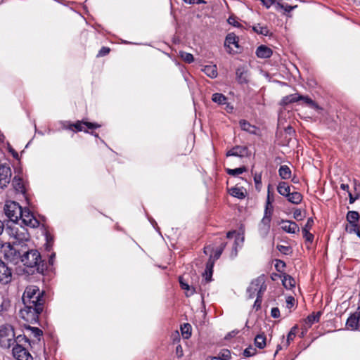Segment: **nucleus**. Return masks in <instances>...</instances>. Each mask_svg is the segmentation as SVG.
Here are the masks:
<instances>
[{"label": "nucleus", "instance_id": "54", "mask_svg": "<svg viewBox=\"0 0 360 360\" xmlns=\"http://www.w3.org/2000/svg\"><path fill=\"white\" fill-rule=\"evenodd\" d=\"M313 225H314V219L311 217H310L307 219L306 224L304 225V226L302 228V230H307V231H309L310 229L312 228Z\"/></svg>", "mask_w": 360, "mask_h": 360}, {"label": "nucleus", "instance_id": "39", "mask_svg": "<svg viewBox=\"0 0 360 360\" xmlns=\"http://www.w3.org/2000/svg\"><path fill=\"white\" fill-rule=\"evenodd\" d=\"M297 326H294L291 328L290 332L288 333L287 335V340H286V346L288 347L290 342L294 340L295 338L297 330Z\"/></svg>", "mask_w": 360, "mask_h": 360}, {"label": "nucleus", "instance_id": "51", "mask_svg": "<svg viewBox=\"0 0 360 360\" xmlns=\"http://www.w3.org/2000/svg\"><path fill=\"white\" fill-rule=\"evenodd\" d=\"M285 266V263L282 260H276V262L275 264V268L279 272H282Z\"/></svg>", "mask_w": 360, "mask_h": 360}, {"label": "nucleus", "instance_id": "20", "mask_svg": "<svg viewBox=\"0 0 360 360\" xmlns=\"http://www.w3.org/2000/svg\"><path fill=\"white\" fill-rule=\"evenodd\" d=\"M231 195L237 198L238 199H244L246 196V191L244 188L234 186L229 190Z\"/></svg>", "mask_w": 360, "mask_h": 360}, {"label": "nucleus", "instance_id": "10", "mask_svg": "<svg viewBox=\"0 0 360 360\" xmlns=\"http://www.w3.org/2000/svg\"><path fill=\"white\" fill-rule=\"evenodd\" d=\"M12 269L0 257V283L6 285L12 281Z\"/></svg>", "mask_w": 360, "mask_h": 360}, {"label": "nucleus", "instance_id": "17", "mask_svg": "<svg viewBox=\"0 0 360 360\" xmlns=\"http://www.w3.org/2000/svg\"><path fill=\"white\" fill-rule=\"evenodd\" d=\"M12 186L18 193L25 194L26 192L25 186L22 179L19 176H15L12 181Z\"/></svg>", "mask_w": 360, "mask_h": 360}, {"label": "nucleus", "instance_id": "58", "mask_svg": "<svg viewBox=\"0 0 360 360\" xmlns=\"http://www.w3.org/2000/svg\"><path fill=\"white\" fill-rule=\"evenodd\" d=\"M213 274V270L208 271L207 269H205L204 276L205 279L207 282H210L212 281V276Z\"/></svg>", "mask_w": 360, "mask_h": 360}, {"label": "nucleus", "instance_id": "33", "mask_svg": "<svg viewBox=\"0 0 360 360\" xmlns=\"http://www.w3.org/2000/svg\"><path fill=\"white\" fill-rule=\"evenodd\" d=\"M359 217V214L356 211H349L346 216L347 221L352 223H358Z\"/></svg>", "mask_w": 360, "mask_h": 360}, {"label": "nucleus", "instance_id": "6", "mask_svg": "<svg viewBox=\"0 0 360 360\" xmlns=\"http://www.w3.org/2000/svg\"><path fill=\"white\" fill-rule=\"evenodd\" d=\"M84 127H87L89 129H94L99 128L101 125L97 123H92L79 120L77 121L75 123H71L69 121H65L63 123V129H68L75 132H79L82 131L84 132H88L87 130L84 129Z\"/></svg>", "mask_w": 360, "mask_h": 360}, {"label": "nucleus", "instance_id": "21", "mask_svg": "<svg viewBox=\"0 0 360 360\" xmlns=\"http://www.w3.org/2000/svg\"><path fill=\"white\" fill-rule=\"evenodd\" d=\"M277 191L280 195L287 198L290 193V187L287 182L281 181L277 186Z\"/></svg>", "mask_w": 360, "mask_h": 360}, {"label": "nucleus", "instance_id": "60", "mask_svg": "<svg viewBox=\"0 0 360 360\" xmlns=\"http://www.w3.org/2000/svg\"><path fill=\"white\" fill-rule=\"evenodd\" d=\"M263 5L264 6H266V8H269L271 6H272L273 4H276L277 1L276 0H260Z\"/></svg>", "mask_w": 360, "mask_h": 360}, {"label": "nucleus", "instance_id": "34", "mask_svg": "<svg viewBox=\"0 0 360 360\" xmlns=\"http://www.w3.org/2000/svg\"><path fill=\"white\" fill-rule=\"evenodd\" d=\"M246 171H247V168L245 166H243V167H240L238 168H236V169H229V168L226 169V173L229 175L233 176H236L240 174H243V172H245Z\"/></svg>", "mask_w": 360, "mask_h": 360}, {"label": "nucleus", "instance_id": "24", "mask_svg": "<svg viewBox=\"0 0 360 360\" xmlns=\"http://www.w3.org/2000/svg\"><path fill=\"white\" fill-rule=\"evenodd\" d=\"M302 195L297 191L290 193L287 197V200L294 205L300 204L302 202Z\"/></svg>", "mask_w": 360, "mask_h": 360}, {"label": "nucleus", "instance_id": "42", "mask_svg": "<svg viewBox=\"0 0 360 360\" xmlns=\"http://www.w3.org/2000/svg\"><path fill=\"white\" fill-rule=\"evenodd\" d=\"M27 329L30 330L32 335L34 338H38L39 340H40V337L42 336V335H43V331L41 329H39V328L28 326L27 328Z\"/></svg>", "mask_w": 360, "mask_h": 360}, {"label": "nucleus", "instance_id": "45", "mask_svg": "<svg viewBox=\"0 0 360 360\" xmlns=\"http://www.w3.org/2000/svg\"><path fill=\"white\" fill-rule=\"evenodd\" d=\"M274 201V198L270 194L269 188L268 189V195H267V199L266 202L265 209H267L269 211H274V207L272 206V202Z\"/></svg>", "mask_w": 360, "mask_h": 360}, {"label": "nucleus", "instance_id": "2", "mask_svg": "<svg viewBox=\"0 0 360 360\" xmlns=\"http://www.w3.org/2000/svg\"><path fill=\"white\" fill-rule=\"evenodd\" d=\"M24 266L34 269L32 272L44 274L48 269L47 263L41 259V255L37 250L32 249L22 253L21 261Z\"/></svg>", "mask_w": 360, "mask_h": 360}, {"label": "nucleus", "instance_id": "61", "mask_svg": "<svg viewBox=\"0 0 360 360\" xmlns=\"http://www.w3.org/2000/svg\"><path fill=\"white\" fill-rule=\"evenodd\" d=\"M176 355L178 358H181L184 356L183 349L180 345L176 347Z\"/></svg>", "mask_w": 360, "mask_h": 360}, {"label": "nucleus", "instance_id": "32", "mask_svg": "<svg viewBox=\"0 0 360 360\" xmlns=\"http://www.w3.org/2000/svg\"><path fill=\"white\" fill-rule=\"evenodd\" d=\"M297 6H290L288 4H283L280 1H277L275 6V8L277 11L283 9L284 11V13L291 12L294 8H295Z\"/></svg>", "mask_w": 360, "mask_h": 360}, {"label": "nucleus", "instance_id": "13", "mask_svg": "<svg viewBox=\"0 0 360 360\" xmlns=\"http://www.w3.org/2000/svg\"><path fill=\"white\" fill-rule=\"evenodd\" d=\"M13 354L16 360H33L32 356L25 347L15 345L13 347Z\"/></svg>", "mask_w": 360, "mask_h": 360}, {"label": "nucleus", "instance_id": "16", "mask_svg": "<svg viewBox=\"0 0 360 360\" xmlns=\"http://www.w3.org/2000/svg\"><path fill=\"white\" fill-rule=\"evenodd\" d=\"M281 224V229L287 233H296L300 231L299 226L295 221L283 219Z\"/></svg>", "mask_w": 360, "mask_h": 360}, {"label": "nucleus", "instance_id": "44", "mask_svg": "<svg viewBox=\"0 0 360 360\" xmlns=\"http://www.w3.org/2000/svg\"><path fill=\"white\" fill-rule=\"evenodd\" d=\"M303 238L305 240V243L311 244L314 241V236L307 230H302Z\"/></svg>", "mask_w": 360, "mask_h": 360}, {"label": "nucleus", "instance_id": "30", "mask_svg": "<svg viewBox=\"0 0 360 360\" xmlns=\"http://www.w3.org/2000/svg\"><path fill=\"white\" fill-rule=\"evenodd\" d=\"M346 231L349 233H356L358 236H360V226L358 223L348 222L346 226Z\"/></svg>", "mask_w": 360, "mask_h": 360}, {"label": "nucleus", "instance_id": "23", "mask_svg": "<svg viewBox=\"0 0 360 360\" xmlns=\"http://www.w3.org/2000/svg\"><path fill=\"white\" fill-rule=\"evenodd\" d=\"M236 79L240 84H247L248 82V72L243 68H238L236 70Z\"/></svg>", "mask_w": 360, "mask_h": 360}, {"label": "nucleus", "instance_id": "64", "mask_svg": "<svg viewBox=\"0 0 360 360\" xmlns=\"http://www.w3.org/2000/svg\"><path fill=\"white\" fill-rule=\"evenodd\" d=\"M289 103H291L290 95L285 96L282 98L281 104L283 105H287Z\"/></svg>", "mask_w": 360, "mask_h": 360}, {"label": "nucleus", "instance_id": "48", "mask_svg": "<svg viewBox=\"0 0 360 360\" xmlns=\"http://www.w3.org/2000/svg\"><path fill=\"white\" fill-rule=\"evenodd\" d=\"M278 250L283 255H288L291 252V248L283 245H277Z\"/></svg>", "mask_w": 360, "mask_h": 360}, {"label": "nucleus", "instance_id": "12", "mask_svg": "<svg viewBox=\"0 0 360 360\" xmlns=\"http://www.w3.org/2000/svg\"><path fill=\"white\" fill-rule=\"evenodd\" d=\"M11 169L9 166L0 163V188H4L11 181Z\"/></svg>", "mask_w": 360, "mask_h": 360}, {"label": "nucleus", "instance_id": "5", "mask_svg": "<svg viewBox=\"0 0 360 360\" xmlns=\"http://www.w3.org/2000/svg\"><path fill=\"white\" fill-rule=\"evenodd\" d=\"M4 210L8 218L14 222L18 221L19 218L22 217V207L15 201H6Z\"/></svg>", "mask_w": 360, "mask_h": 360}, {"label": "nucleus", "instance_id": "19", "mask_svg": "<svg viewBox=\"0 0 360 360\" xmlns=\"http://www.w3.org/2000/svg\"><path fill=\"white\" fill-rule=\"evenodd\" d=\"M272 50L264 45L258 46L256 50V55L260 58H269L272 56Z\"/></svg>", "mask_w": 360, "mask_h": 360}, {"label": "nucleus", "instance_id": "43", "mask_svg": "<svg viewBox=\"0 0 360 360\" xmlns=\"http://www.w3.org/2000/svg\"><path fill=\"white\" fill-rule=\"evenodd\" d=\"M218 356L221 360H229L231 358V352L227 349H221L219 352Z\"/></svg>", "mask_w": 360, "mask_h": 360}, {"label": "nucleus", "instance_id": "62", "mask_svg": "<svg viewBox=\"0 0 360 360\" xmlns=\"http://www.w3.org/2000/svg\"><path fill=\"white\" fill-rule=\"evenodd\" d=\"M349 203L353 204L357 199L359 198L360 194H356L355 195H353L352 193L349 192Z\"/></svg>", "mask_w": 360, "mask_h": 360}, {"label": "nucleus", "instance_id": "3", "mask_svg": "<svg viewBox=\"0 0 360 360\" xmlns=\"http://www.w3.org/2000/svg\"><path fill=\"white\" fill-rule=\"evenodd\" d=\"M15 333L13 327L10 324L0 326V345L1 347L8 349L14 345Z\"/></svg>", "mask_w": 360, "mask_h": 360}, {"label": "nucleus", "instance_id": "18", "mask_svg": "<svg viewBox=\"0 0 360 360\" xmlns=\"http://www.w3.org/2000/svg\"><path fill=\"white\" fill-rule=\"evenodd\" d=\"M321 315L322 312L321 311L316 313L313 312L312 314H309L304 320V325L307 326V328H309L314 323L319 322Z\"/></svg>", "mask_w": 360, "mask_h": 360}, {"label": "nucleus", "instance_id": "15", "mask_svg": "<svg viewBox=\"0 0 360 360\" xmlns=\"http://www.w3.org/2000/svg\"><path fill=\"white\" fill-rule=\"evenodd\" d=\"M360 319V311H356L352 314L347 320L346 326L347 328L355 330L359 328V322Z\"/></svg>", "mask_w": 360, "mask_h": 360}, {"label": "nucleus", "instance_id": "25", "mask_svg": "<svg viewBox=\"0 0 360 360\" xmlns=\"http://www.w3.org/2000/svg\"><path fill=\"white\" fill-rule=\"evenodd\" d=\"M278 174L282 179H289L292 175L291 169L288 165H281L278 169Z\"/></svg>", "mask_w": 360, "mask_h": 360}, {"label": "nucleus", "instance_id": "38", "mask_svg": "<svg viewBox=\"0 0 360 360\" xmlns=\"http://www.w3.org/2000/svg\"><path fill=\"white\" fill-rule=\"evenodd\" d=\"M181 331L183 337L188 339L191 335V326L189 323H184L181 326Z\"/></svg>", "mask_w": 360, "mask_h": 360}, {"label": "nucleus", "instance_id": "14", "mask_svg": "<svg viewBox=\"0 0 360 360\" xmlns=\"http://www.w3.org/2000/svg\"><path fill=\"white\" fill-rule=\"evenodd\" d=\"M226 155L236 156L239 158L248 157L250 155L248 148L245 146H236L226 152Z\"/></svg>", "mask_w": 360, "mask_h": 360}, {"label": "nucleus", "instance_id": "1", "mask_svg": "<svg viewBox=\"0 0 360 360\" xmlns=\"http://www.w3.org/2000/svg\"><path fill=\"white\" fill-rule=\"evenodd\" d=\"M44 295L45 292L37 285H30L26 287L22 296L24 308L20 310L22 319L32 324L39 322V315L44 309Z\"/></svg>", "mask_w": 360, "mask_h": 360}, {"label": "nucleus", "instance_id": "35", "mask_svg": "<svg viewBox=\"0 0 360 360\" xmlns=\"http://www.w3.org/2000/svg\"><path fill=\"white\" fill-rule=\"evenodd\" d=\"M283 285L286 288H291L294 287L295 285V279L290 275H285L283 279L282 280Z\"/></svg>", "mask_w": 360, "mask_h": 360}, {"label": "nucleus", "instance_id": "57", "mask_svg": "<svg viewBox=\"0 0 360 360\" xmlns=\"http://www.w3.org/2000/svg\"><path fill=\"white\" fill-rule=\"evenodd\" d=\"M290 98L291 103H295V102L301 101V98H303V96L298 95V94H290Z\"/></svg>", "mask_w": 360, "mask_h": 360}, {"label": "nucleus", "instance_id": "52", "mask_svg": "<svg viewBox=\"0 0 360 360\" xmlns=\"http://www.w3.org/2000/svg\"><path fill=\"white\" fill-rule=\"evenodd\" d=\"M110 51V49L109 47L103 46L98 51L97 54V57H103L107 56Z\"/></svg>", "mask_w": 360, "mask_h": 360}, {"label": "nucleus", "instance_id": "63", "mask_svg": "<svg viewBox=\"0 0 360 360\" xmlns=\"http://www.w3.org/2000/svg\"><path fill=\"white\" fill-rule=\"evenodd\" d=\"M254 181L255 183L256 186L260 185L262 184V175L261 174H255L254 176Z\"/></svg>", "mask_w": 360, "mask_h": 360}, {"label": "nucleus", "instance_id": "4", "mask_svg": "<svg viewBox=\"0 0 360 360\" xmlns=\"http://www.w3.org/2000/svg\"><path fill=\"white\" fill-rule=\"evenodd\" d=\"M266 290V285L265 284L264 275H261L251 282L247 289V296L249 299H252L255 295L257 296L258 294L263 295Z\"/></svg>", "mask_w": 360, "mask_h": 360}, {"label": "nucleus", "instance_id": "53", "mask_svg": "<svg viewBox=\"0 0 360 360\" xmlns=\"http://www.w3.org/2000/svg\"><path fill=\"white\" fill-rule=\"evenodd\" d=\"M295 304V300L292 296H288L286 298V307L291 309Z\"/></svg>", "mask_w": 360, "mask_h": 360}, {"label": "nucleus", "instance_id": "28", "mask_svg": "<svg viewBox=\"0 0 360 360\" xmlns=\"http://www.w3.org/2000/svg\"><path fill=\"white\" fill-rule=\"evenodd\" d=\"M239 124L243 130L250 134H255L256 127L254 125H252L249 122L242 120L240 121Z\"/></svg>", "mask_w": 360, "mask_h": 360}, {"label": "nucleus", "instance_id": "22", "mask_svg": "<svg viewBox=\"0 0 360 360\" xmlns=\"http://www.w3.org/2000/svg\"><path fill=\"white\" fill-rule=\"evenodd\" d=\"M202 72L210 78L217 77V68L215 65H207L203 67Z\"/></svg>", "mask_w": 360, "mask_h": 360}, {"label": "nucleus", "instance_id": "56", "mask_svg": "<svg viewBox=\"0 0 360 360\" xmlns=\"http://www.w3.org/2000/svg\"><path fill=\"white\" fill-rule=\"evenodd\" d=\"M228 22L234 26V27H239L240 25V24L236 20V18L235 16H230L229 18H228Z\"/></svg>", "mask_w": 360, "mask_h": 360}, {"label": "nucleus", "instance_id": "26", "mask_svg": "<svg viewBox=\"0 0 360 360\" xmlns=\"http://www.w3.org/2000/svg\"><path fill=\"white\" fill-rule=\"evenodd\" d=\"M179 281L181 288L183 290H187L186 296L192 295L195 292V289L194 287H191L187 283L184 281V279L182 276H179Z\"/></svg>", "mask_w": 360, "mask_h": 360}, {"label": "nucleus", "instance_id": "41", "mask_svg": "<svg viewBox=\"0 0 360 360\" xmlns=\"http://www.w3.org/2000/svg\"><path fill=\"white\" fill-rule=\"evenodd\" d=\"M301 101H303L307 105H308L309 107H311L313 109H316V110L319 109V105L309 96H303V98H301Z\"/></svg>", "mask_w": 360, "mask_h": 360}, {"label": "nucleus", "instance_id": "37", "mask_svg": "<svg viewBox=\"0 0 360 360\" xmlns=\"http://www.w3.org/2000/svg\"><path fill=\"white\" fill-rule=\"evenodd\" d=\"M220 245L217 248V250L214 252V256H212V258L215 260L218 259L220 257L226 245V243L222 238H220Z\"/></svg>", "mask_w": 360, "mask_h": 360}, {"label": "nucleus", "instance_id": "50", "mask_svg": "<svg viewBox=\"0 0 360 360\" xmlns=\"http://www.w3.org/2000/svg\"><path fill=\"white\" fill-rule=\"evenodd\" d=\"M293 217L297 221H302L304 218V215L300 209H295L293 212Z\"/></svg>", "mask_w": 360, "mask_h": 360}, {"label": "nucleus", "instance_id": "47", "mask_svg": "<svg viewBox=\"0 0 360 360\" xmlns=\"http://www.w3.org/2000/svg\"><path fill=\"white\" fill-rule=\"evenodd\" d=\"M256 352H257V350L255 348H254L252 346H250L248 347H247L244 352H243V355L245 356V357H250V356H254L255 354H256Z\"/></svg>", "mask_w": 360, "mask_h": 360}, {"label": "nucleus", "instance_id": "29", "mask_svg": "<svg viewBox=\"0 0 360 360\" xmlns=\"http://www.w3.org/2000/svg\"><path fill=\"white\" fill-rule=\"evenodd\" d=\"M212 101L219 105H224L227 103V98L222 94L214 93L212 96Z\"/></svg>", "mask_w": 360, "mask_h": 360}, {"label": "nucleus", "instance_id": "55", "mask_svg": "<svg viewBox=\"0 0 360 360\" xmlns=\"http://www.w3.org/2000/svg\"><path fill=\"white\" fill-rule=\"evenodd\" d=\"M214 261L215 259H214L212 258V255H210L207 264H206V269H207L208 271H210V270H213V266H214Z\"/></svg>", "mask_w": 360, "mask_h": 360}, {"label": "nucleus", "instance_id": "8", "mask_svg": "<svg viewBox=\"0 0 360 360\" xmlns=\"http://www.w3.org/2000/svg\"><path fill=\"white\" fill-rule=\"evenodd\" d=\"M224 46L226 48L227 52L230 54H235L241 51V48L239 46V38L233 32L229 33L226 35L224 41Z\"/></svg>", "mask_w": 360, "mask_h": 360}, {"label": "nucleus", "instance_id": "9", "mask_svg": "<svg viewBox=\"0 0 360 360\" xmlns=\"http://www.w3.org/2000/svg\"><path fill=\"white\" fill-rule=\"evenodd\" d=\"M272 214L273 212L264 209L263 218L259 225V232L262 237H265L269 232Z\"/></svg>", "mask_w": 360, "mask_h": 360}, {"label": "nucleus", "instance_id": "31", "mask_svg": "<svg viewBox=\"0 0 360 360\" xmlns=\"http://www.w3.org/2000/svg\"><path fill=\"white\" fill-rule=\"evenodd\" d=\"M255 345L259 349H264L266 346V336L264 334H258L255 338Z\"/></svg>", "mask_w": 360, "mask_h": 360}, {"label": "nucleus", "instance_id": "7", "mask_svg": "<svg viewBox=\"0 0 360 360\" xmlns=\"http://www.w3.org/2000/svg\"><path fill=\"white\" fill-rule=\"evenodd\" d=\"M3 249L4 259L14 265H17L21 261L22 253L10 243L4 244Z\"/></svg>", "mask_w": 360, "mask_h": 360}, {"label": "nucleus", "instance_id": "36", "mask_svg": "<svg viewBox=\"0 0 360 360\" xmlns=\"http://www.w3.org/2000/svg\"><path fill=\"white\" fill-rule=\"evenodd\" d=\"M15 342L14 345H13V347L15 345H19L21 347H24V345L26 343H28L29 345H30L29 339L25 335H19L16 337L15 336Z\"/></svg>", "mask_w": 360, "mask_h": 360}, {"label": "nucleus", "instance_id": "11", "mask_svg": "<svg viewBox=\"0 0 360 360\" xmlns=\"http://www.w3.org/2000/svg\"><path fill=\"white\" fill-rule=\"evenodd\" d=\"M22 223L31 228L38 227L39 221L34 217L29 209L25 208L22 210V217L19 218Z\"/></svg>", "mask_w": 360, "mask_h": 360}, {"label": "nucleus", "instance_id": "40", "mask_svg": "<svg viewBox=\"0 0 360 360\" xmlns=\"http://www.w3.org/2000/svg\"><path fill=\"white\" fill-rule=\"evenodd\" d=\"M179 56L181 58L187 63H191L194 61V57L193 54L185 51H180Z\"/></svg>", "mask_w": 360, "mask_h": 360}, {"label": "nucleus", "instance_id": "27", "mask_svg": "<svg viewBox=\"0 0 360 360\" xmlns=\"http://www.w3.org/2000/svg\"><path fill=\"white\" fill-rule=\"evenodd\" d=\"M252 30L257 34H262L264 36H268L269 34V30L266 26L262 25L258 23L252 26Z\"/></svg>", "mask_w": 360, "mask_h": 360}, {"label": "nucleus", "instance_id": "46", "mask_svg": "<svg viewBox=\"0 0 360 360\" xmlns=\"http://www.w3.org/2000/svg\"><path fill=\"white\" fill-rule=\"evenodd\" d=\"M14 236L18 240H27L29 239V234L27 231L19 233L18 229L16 230Z\"/></svg>", "mask_w": 360, "mask_h": 360}, {"label": "nucleus", "instance_id": "59", "mask_svg": "<svg viewBox=\"0 0 360 360\" xmlns=\"http://www.w3.org/2000/svg\"><path fill=\"white\" fill-rule=\"evenodd\" d=\"M271 316L273 318L280 317V310L278 307H273L271 311Z\"/></svg>", "mask_w": 360, "mask_h": 360}, {"label": "nucleus", "instance_id": "49", "mask_svg": "<svg viewBox=\"0 0 360 360\" xmlns=\"http://www.w3.org/2000/svg\"><path fill=\"white\" fill-rule=\"evenodd\" d=\"M262 295H263L258 294V295L257 296L256 300L255 301V303L253 304V308L255 309L256 311H258L261 308V304H262Z\"/></svg>", "mask_w": 360, "mask_h": 360}]
</instances>
